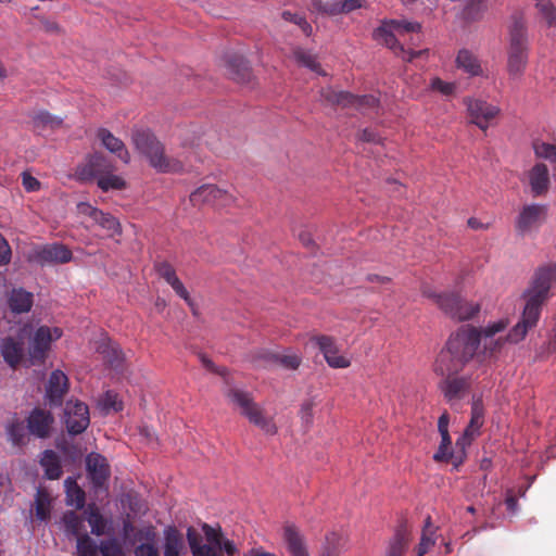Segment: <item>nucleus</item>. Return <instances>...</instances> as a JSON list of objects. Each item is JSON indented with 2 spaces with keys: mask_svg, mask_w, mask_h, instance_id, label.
Wrapping results in <instances>:
<instances>
[{
  "mask_svg": "<svg viewBox=\"0 0 556 556\" xmlns=\"http://www.w3.org/2000/svg\"><path fill=\"white\" fill-rule=\"evenodd\" d=\"M61 525L67 535L76 536L77 539L81 536L80 532L84 528V521L76 513L66 511L61 519Z\"/></svg>",
  "mask_w": 556,
  "mask_h": 556,
  "instance_id": "38",
  "label": "nucleus"
},
{
  "mask_svg": "<svg viewBox=\"0 0 556 556\" xmlns=\"http://www.w3.org/2000/svg\"><path fill=\"white\" fill-rule=\"evenodd\" d=\"M282 540L289 556H311L304 534L293 523L283 526Z\"/></svg>",
  "mask_w": 556,
  "mask_h": 556,
  "instance_id": "18",
  "label": "nucleus"
},
{
  "mask_svg": "<svg viewBox=\"0 0 556 556\" xmlns=\"http://www.w3.org/2000/svg\"><path fill=\"white\" fill-rule=\"evenodd\" d=\"M471 417L484 419V409L480 399H477L472 402Z\"/></svg>",
  "mask_w": 556,
  "mask_h": 556,
  "instance_id": "64",
  "label": "nucleus"
},
{
  "mask_svg": "<svg viewBox=\"0 0 556 556\" xmlns=\"http://www.w3.org/2000/svg\"><path fill=\"white\" fill-rule=\"evenodd\" d=\"M205 543H203L200 534L189 527L187 529V541L190 546L192 556H218L222 545L220 528H214L207 523L202 525Z\"/></svg>",
  "mask_w": 556,
  "mask_h": 556,
  "instance_id": "8",
  "label": "nucleus"
},
{
  "mask_svg": "<svg viewBox=\"0 0 556 556\" xmlns=\"http://www.w3.org/2000/svg\"><path fill=\"white\" fill-rule=\"evenodd\" d=\"M156 271L169 286H173L179 279L174 267L166 262L157 264Z\"/></svg>",
  "mask_w": 556,
  "mask_h": 556,
  "instance_id": "55",
  "label": "nucleus"
},
{
  "mask_svg": "<svg viewBox=\"0 0 556 556\" xmlns=\"http://www.w3.org/2000/svg\"><path fill=\"white\" fill-rule=\"evenodd\" d=\"M63 336L59 327L40 326L29 337L28 353L33 363L43 362L52 343Z\"/></svg>",
  "mask_w": 556,
  "mask_h": 556,
  "instance_id": "10",
  "label": "nucleus"
},
{
  "mask_svg": "<svg viewBox=\"0 0 556 556\" xmlns=\"http://www.w3.org/2000/svg\"><path fill=\"white\" fill-rule=\"evenodd\" d=\"M31 123L34 128L38 130L56 129L62 126L63 118L42 110L33 115Z\"/></svg>",
  "mask_w": 556,
  "mask_h": 556,
  "instance_id": "33",
  "label": "nucleus"
},
{
  "mask_svg": "<svg viewBox=\"0 0 556 556\" xmlns=\"http://www.w3.org/2000/svg\"><path fill=\"white\" fill-rule=\"evenodd\" d=\"M455 62L457 68L462 70L464 73L471 77L483 75V68L481 66L480 60L475 53L467 49H462L458 51Z\"/></svg>",
  "mask_w": 556,
  "mask_h": 556,
  "instance_id": "27",
  "label": "nucleus"
},
{
  "mask_svg": "<svg viewBox=\"0 0 556 556\" xmlns=\"http://www.w3.org/2000/svg\"><path fill=\"white\" fill-rule=\"evenodd\" d=\"M349 543V535L343 529H332L325 535L323 549L319 556H339Z\"/></svg>",
  "mask_w": 556,
  "mask_h": 556,
  "instance_id": "24",
  "label": "nucleus"
},
{
  "mask_svg": "<svg viewBox=\"0 0 556 556\" xmlns=\"http://www.w3.org/2000/svg\"><path fill=\"white\" fill-rule=\"evenodd\" d=\"M131 139L136 149L149 160L150 165L155 170L160 173H180L184 169L182 161L165 155L162 143L156 140L151 131L135 129Z\"/></svg>",
  "mask_w": 556,
  "mask_h": 556,
  "instance_id": "4",
  "label": "nucleus"
},
{
  "mask_svg": "<svg viewBox=\"0 0 556 556\" xmlns=\"http://www.w3.org/2000/svg\"><path fill=\"white\" fill-rule=\"evenodd\" d=\"M366 5V0H341V11L343 14L351 13L357 9L365 8Z\"/></svg>",
  "mask_w": 556,
  "mask_h": 556,
  "instance_id": "59",
  "label": "nucleus"
},
{
  "mask_svg": "<svg viewBox=\"0 0 556 556\" xmlns=\"http://www.w3.org/2000/svg\"><path fill=\"white\" fill-rule=\"evenodd\" d=\"M98 405L105 415L117 413L123 409V402L118 394L113 391H106L99 400Z\"/></svg>",
  "mask_w": 556,
  "mask_h": 556,
  "instance_id": "42",
  "label": "nucleus"
},
{
  "mask_svg": "<svg viewBox=\"0 0 556 556\" xmlns=\"http://www.w3.org/2000/svg\"><path fill=\"white\" fill-rule=\"evenodd\" d=\"M372 37L376 41L383 43L395 53L401 54L402 59L405 61H412L426 52V50L415 51L413 49H404L405 43H420L421 25L418 22L405 20L386 21L374 30Z\"/></svg>",
  "mask_w": 556,
  "mask_h": 556,
  "instance_id": "2",
  "label": "nucleus"
},
{
  "mask_svg": "<svg viewBox=\"0 0 556 556\" xmlns=\"http://www.w3.org/2000/svg\"><path fill=\"white\" fill-rule=\"evenodd\" d=\"M430 90L435 91L442 96H452L456 90V84L452 81L442 80L439 77H433L430 79L429 85Z\"/></svg>",
  "mask_w": 556,
  "mask_h": 556,
  "instance_id": "53",
  "label": "nucleus"
},
{
  "mask_svg": "<svg viewBox=\"0 0 556 556\" xmlns=\"http://www.w3.org/2000/svg\"><path fill=\"white\" fill-rule=\"evenodd\" d=\"M282 17L286 21H289V22H292V23L299 25L300 28L302 29V31L306 36H309L312 34V26L307 23V21L304 17H302L298 14H293L291 12H283Z\"/></svg>",
  "mask_w": 556,
  "mask_h": 556,
  "instance_id": "57",
  "label": "nucleus"
},
{
  "mask_svg": "<svg viewBox=\"0 0 556 556\" xmlns=\"http://www.w3.org/2000/svg\"><path fill=\"white\" fill-rule=\"evenodd\" d=\"M40 464L45 469V473L49 479H58L62 473V468L60 465V460L58 455L51 451L47 450L42 453L40 458Z\"/></svg>",
  "mask_w": 556,
  "mask_h": 556,
  "instance_id": "34",
  "label": "nucleus"
},
{
  "mask_svg": "<svg viewBox=\"0 0 556 556\" xmlns=\"http://www.w3.org/2000/svg\"><path fill=\"white\" fill-rule=\"evenodd\" d=\"M112 170V164L104 156L96 154L80 169L79 176L81 179L97 178L98 187L104 192L124 189L126 187L125 180L121 176L113 174Z\"/></svg>",
  "mask_w": 556,
  "mask_h": 556,
  "instance_id": "6",
  "label": "nucleus"
},
{
  "mask_svg": "<svg viewBox=\"0 0 556 556\" xmlns=\"http://www.w3.org/2000/svg\"><path fill=\"white\" fill-rule=\"evenodd\" d=\"M225 394L229 403L240 409V413L247 417L251 424L258 427L265 434H276L277 427L273 419L264 415L262 408L253 401L250 393L241 389L230 388Z\"/></svg>",
  "mask_w": 556,
  "mask_h": 556,
  "instance_id": "5",
  "label": "nucleus"
},
{
  "mask_svg": "<svg viewBox=\"0 0 556 556\" xmlns=\"http://www.w3.org/2000/svg\"><path fill=\"white\" fill-rule=\"evenodd\" d=\"M67 505L83 508L85 505V492L79 488L76 480L68 477L65 482Z\"/></svg>",
  "mask_w": 556,
  "mask_h": 556,
  "instance_id": "35",
  "label": "nucleus"
},
{
  "mask_svg": "<svg viewBox=\"0 0 556 556\" xmlns=\"http://www.w3.org/2000/svg\"><path fill=\"white\" fill-rule=\"evenodd\" d=\"M64 422L71 434L84 432L90 422L88 406L77 400L67 401L64 408Z\"/></svg>",
  "mask_w": 556,
  "mask_h": 556,
  "instance_id": "11",
  "label": "nucleus"
},
{
  "mask_svg": "<svg viewBox=\"0 0 556 556\" xmlns=\"http://www.w3.org/2000/svg\"><path fill=\"white\" fill-rule=\"evenodd\" d=\"M7 434L9 441L14 446L24 445L26 440L24 422L18 419H13L12 421H10L7 426Z\"/></svg>",
  "mask_w": 556,
  "mask_h": 556,
  "instance_id": "44",
  "label": "nucleus"
},
{
  "mask_svg": "<svg viewBox=\"0 0 556 556\" xmlns=\"http://www.w3.org/2000/svg\"><path fill=\"white\" fill-rule=\"evenodd\" d=\"M315 405H316V402L313 397L305 400L301 405L300 416H301L302 421L306 426H309L313 422V417H314L313 409H314Z\"/></svg>",
  "mask_w": 556,
  "mask_h": 556,
  "instance_id": "56",
  "label": "nucleus"
},
{
  "mask_svg": "<svg viewBox=\"0 0 556 556\" xmlns=\"http://www.w3.org/2000/svg\"><path fill=\"white\" fill-rule=\"evenodd\" d=\"M293 55L301 65L309 68L312 72H315L318 75H326V73L321 70L320 64L317 62L316 56L312 53L303 49H296L294 50Z\"/></svg>",
  "mask_w": 556,
  "mask_h": 556,
  "instance_id": "48",
  "label": "nucleus"
},
{
  "mask_svg": "<svg viewBox=\"0 0 556 556\" xmlns=\"http://www.w3.org/2000/svg\"><path fill=\"white\" fill-rule=\"evenodd\" d=\"M480 344L479 331L471 326H463L453 333L446 345L464 365L472 358Z\"/></svg>",
  "mask_w": 556,
  "mask_h": 556,
  "instance_id": "9",
  "label": "nucleus"
},
{
  "mask_svg": "<svg viewBox=\"0 0 556 556\" xmlns=\"http://www.w3.org/2000/svg\"><path fill=\"white\" fill-rule=\"evenodd\" d=\"M220 551H224L228 556H232L237 553L235 543L222 535Z\"/></svg>",
  "mask_w": 556,
  "mask_h": 556,
  "instance_id": "63",
  "label": "nucleus"
},
{
  "mask_svg": "<svg viewBox=\"0 0 556 556\" xmlns=\"http://www.w3.org/2000/svg\"><path fill=\"white\" fill-rule=\"evenodd\" d=\"M490 0H468L464 8V14L467 18L478 20L488 10Z\"/></svg>",
  "mask_w": 556,
  "mask_h": 556,
  "instance_id": "51",
  "label": "nucleus"
},
{
  "mask_svg": "<svg viewBox=\"0 0 556 556\" xmlns=\"http://www.w3.org/2000/svg\"><path fill=\"white\" fill-rule=\"evenodd\" d=\"M97 351L102 355L103 359L112 366L121 359V351L117 344L106 338L101 340Z\"/></svg>",
  "mask_w": 556,
  "mask_h": 556,
  "instance_id": "45",
  "label": "nucleus"
},
{
  "mask_svg": "<svg viewBox=\"0 0 556 556\" xmlns=\"http://www.w3.org/2000/svg\"><path fill=\"white\" fill-rule=\"evenodd\" d=\"M526 180L532 197L539 198L545 195L551 186V176L547 166L543 163L534 164L526 173Z\"/></svg>",
  "mask_w": 556,
  "mask_h": 556,
  "instance_id": "17",
  "label": "nucleus"
},
{
  "mask_svg": "<svg viewBox=\"0 0 556 556\" xmlns=\"http://www.w3.org/2000/svg\"><path fill=\"white\" fill-rule=\"evenodd\" d=\"M85 514L91 528V533L98 536L104 534L108 527V520L103 518L99 509L94 506H89Z\"/></svg>",
  "mask_w": 556,
  "mask_h": 556,
  "instance_id": "37",
  "label": "nucleus"
},
{
  "mask_svg": "<svg viewBox=\"0 0 556 556\" xmlns=\"http://www.w3.org/2000/svg\"><path fill=\"white\" fill-rule=\"evenodd\" d=\"M483 425V419L471 417L470 422L464 430L463 435L456 441V446L464 453L466 445H469L475 437L479 434V430Z\"/></svg>",
  "mask_w": 556,
  "mask_h": 556,
  "instance_id": "40",
  "label": "nucleus"
},
{
  "mask_svg": "<svg viewBox=\"0 0 556 556\" xmlns=\"http://www.w3.org/2000/svg\"><path fill=\"white\" fill-rule=\"evenodd\" d=\"M86 466L88 477L92 481L94 486H103L110 476L106 459L100 454L91 453L86 458Z\"/></svg>",
  "mask_w": 556,
  "mask_h": 556,
  "instance_id": "21",
  "label": "nucleus"
},
{
  "mask_svg": "<svg viewBox=\"0 0 556 556\" xmlns=\"http://www.w3.org/2000/svg\"><path fill=\"white\" fill-rule=\"evenodd\" d=\"M464 104L467 108L471 123L482 130H485L489 127L491 119L495 118L500 113V109L497 106L480 99L465 98Z\"/></svg>",
  "mask_w": 556,
  "mask_h": 556,
  "instance_id": "12",
  "label": "nucleus"
},
{
  "mask_svg": "<svg viewBox=\"0 0 556 556\" xmlns=\"http://www.w3.org/2000/svg\"><path fill=\"white\" fill-rule=\"evenodd\" d=\"M273 358L283 368L290 370L298 369L302 362L301 355L293 351H286L283 353L275 354L273 355Z\"/></svg>",
  "mask_w": 556,
  "mask_h": 556,
  "instance_id": "49",
  "label": "nucleus"
},
{
  "mask_svg": "<svg viewBox=\"0 0 556 556\" xmlns=\"http://www.w3.org/2000/svg\"><path fill=\"white\" fill-rule=\"evenodd\" d=\"M548 216V206L542 203H529L520 207L515 218V230L521 237L535 235Z\"/></svg>",
  "mask_w": 556,
  "mask_h": 556,
  "instance_id": "7",
  "label": "nucleus"
},
{
  "mask_svg": "<svg viewBox=\"0 0 556 556\" xmlns=\"http://www.w3.org/2000/svg\"><path fill=\"white\" fill-rule=\"evenodd\" d=\"M53 417L49 412L35 409L28 417L29 432L38 438H45L49 434Z\"/></svg>",
  "mask_w": 556,
  "mask_h": 556,
  "instance_id": "26",
  "label": "nucleus"
},
{
  "mask_svg": "<svg viewBox=\"0 0 556 556\" xmlns=\"http://www.w3.org/2000/svg\"><path fill=\"white\" fill-rule=\"evenodd\" d=\"M314 7L319 12H323L328 15H339L343 14L341 11V0H332L323 2L320 0L314 1Z\"/></svg>",
  "mask_w": 556,
  "mask_h": 556,
  "instance_id": "54",
  "label": "nucleus"
},
{
  "mask_svg": "<svg viewBox=\"0 0 556 556\" xmlns=\"http://www.w3.org/2000/svg\"><path fill=\"white\" fill-rule=\"evenodd\" d=\"M79 213L90 216L100 227L109 232V236L121 235L122 227L119 222L112 215L104 213L89 203L80 202L78 205Z\"/></svg>",
  "mask_w": 556,
  "mask_h": 556,
  "instance_id": "20",
  "label": "nucleus"
},
{
  "mask_svg": "<svg viewBox=\"0 0 556 556\" xmlns=\"http://www.w3.org/2000/svg\"><path fill=\"white\" fill-rule=\"evenodd\" d=\"M429 298H432L434 302L439 305V307L444 311L447 315H450L448 308H455L457 304L458 295L454 293H444V294H427Z\"/></svg>",
  "mask_w": 556,
  "mask_h": 556,
  "instance_id": "52",
  "label": "nucleus"
},
{
  "mask_svg": "<svg viewBox=\"0 0 556 556\" xmlns=\"http://www.w3.org/2000/svg\"><path fill=\"white\" fill-rule=\"evenodd\" d=\"M101 545L97 543L88 535L84 534L77 539V556H98Z\"/></svg>",
  "mask_w": 556,
  "mask_h": 556,
  "instance_id": "50",
  "label": "nucleus"
},
{
  "mask_svg": "<svg viewBox=\"0 0 556 556\" xmlns=\"http://www.w3.org/2000/svg\"><path fill=\"white\" fill-rule=\"evenodd\" d=\"M68 389L67 376L60 369L51 372L48 380L46 395L51 404L59 405Z\"/></svg>",
  "mask_w": 556,
  "mask_h": 556,
  "instance_id": "23",
  "label": "nucleus"
},
{
  "mask_svg": "<svg viewBox=\"0 0 556 556\" xmlns=\"http://www.w3.org/2000/svg\"><path fill=\"white\" fill-rule=\"evenodd\" d=\"M231 201L232 197L215 185H203L190 194V202L194 206L203 204L227 205Z\"/></svg>",
  "mask_w": 556,
  "mask_h": 556,
  "instance_id": "15",
  "label": "nucleus"
},
{
  "mask_svg": "<svg viewBox=\"0 0 556 556\" xmlns=\"http://www.w3.org/2000/svg\"><path fill=\"white\" fill-rule=\"evenodd\" d=\"M31 260L40 265L64 264L72 260V252L63 244H47L35 250Z\"/></svg>",
  "mask_w": 556,
  "mask_h": 556,
  "instance_id": "16",
  "label": "nucleus"
},
{
  "mask_svg": "<svg viewBox=\"0 0 556 556\" xmlns=\"http://www.w3.org/2000/svg\"><path fill=\"white\" fill-rule=\"evenodd\" d=\"M479 305L464 301L458 296L455 308H448L450 316L458 320L473 317L479 312Z\"/></svg>",
  "mask_w": 556,
  "mask_h": 556,
  "instance_id": "39",
  "label": "nucleus"
},
{
  "mask_svg": "<svg viewBox=\"0 0 556 556\" xmlns=\"http://www.w3.org/2000/svg\"><path fill=\"white\" fill-rule=\"evenodd\" d=\"M467 383L464 379L446 377L441 386L444 396L452 401L457 399L460 393L465 390Z\"/></svg>",
  "mask_w": 556,
  "mask_h": 556,
  "instance_id": "46",
  "label": "nucleus"
},
{
  "mask_svg": "<svg viewBox=\"0 0 556 556\" xmlns=\"http://www.w3.org/2000/svg\"><path fill=\"white\" fill-rule=\"evenodd\" d=\"M463 367L464 364L454 356L447 346L440 352L434 363V371L442 377H452Z\"/></svg>",
  "mask_w": 556,
  "mask_h": 556,
  "instance_id": "25",
  "label": "nucleus"
},
{
  "mask_svg": "<svg viewBox=\"0 0 556 556\" xmlns=\"http://www.w3.org/2000/svg\"><path fill=\"white\" fill-rule=\"evenodd\" d=\"M97 139L100 141V143L112 154H115L123 163L129 164L130 162V154L124 144V142L114 136L109 129L106 128H99L97 130Z\"/></svg>",
  "mask_w": 556,
  "mask_h": 556,
  "instance_id": "22",
  "label": "nucleus"
},
{
  "mask_svg": "<svg viewBox=\"0 0 556 556\" xmlns=\"http://www.w3.org/2000/svg\"><path fill=\"white\" fill-rule=\"evenodd\" d=\"M438 528L431 522V518L427 517L421 531L420 541L415 548L417 556H425L435 544L438 540Z\"/></svg>",
  "mask_w": 556,
  "mask_h": 556,
  "instance_id": "30",
  "label": "nucleus"
},
{
  "mask_svg": "<svg viewBox=\"0 0 556 556\" xmlns=\"http://www.w3.org/2000/svg\"><path fill=\"white\" fill-rule=\"evenodd\" d=\"M22 184L27 192H35L40 189L39 180L27 172L22 174Z\"/></svg>",
  "mask_w": 556,
  "mask_h": 556,
  "instance_id": "58",
  "label": "nucleus"
},
{
  "mask_svg": "<svg viewBox=\"0 0 556 556\" xmlns=\"http://www.w3.org/2000/svg\"><path fill=\"white\" fill-rule=\"evenodd\" d=\"M9 306L14 313H27L33 306V294L23 289H14L9 296Z\"/></svg>",
  "mask_w": 556,
  "mask_h": 556,
  "instance_id": "32",
  "label": "nucleus"
},
{
  "mask_svg": "<svg viewBox=\"0 0 556 556\" xmlns=\"http://www.w3.org/2000/svg\"><path fill=\"white\" fill-rule=\"evenodd\" d=\"M556 282V263L539 267L534 273L530 285L523 291L525 306L519 321L508 331L505 338L495 341L494 351L503 343H519L528 332L533 329L540 319L542 306L548 298L552 285Z\"/></svg>",
  "mask_w": 556,
  "mask_h": 556,
  "instance_id": "1",
  "label": "nucleus"
},
{
  "mask_svg": "<svg viewBox=\"0 0 556 556\" xmlns=\"http://www.w3.org/2000/svg\"><path fill=\"white\" fill-rule=\"evenodd\" d=\"M11 261V248L8 241L0 235V266L9 264Z\"/></svg>",
  "mask_w": 556,
  "mask_h": 556,
  "instance_id": "61",
  "label": "nucleus"
},
{
  "mask_svg": "<svg viewBox=\"0 0 556 556\" xmlns=\"http://www.w3.org/2000/svg\"><path fill=\"white\" fill-rule=\"evenodd\" d=\"M530 52L528 27L521 16L513 18L508 27L506 71L511 79H519L526 72Z\"/></svg>",
  "mask_w": 556,
  "mask_h": 556,
  "instance_id": "3",
  "label": "nucleus"
},
{
  "mask_svg": "<svg viewBox=\"0 0 556 556\" xmlns=\"http://www.w3.org/2000/svg\"><path fill=\"white\" fill-rule=\"evenodd\" d=\"M533 152L538 159L548 161L556 165V146L543 140L536 139L532 143Z\"/></svg>",
  "mask_w": 556,
  "mask_h": 556,
  "instance_id": "43",
  "label": "nucleus"
},
{
  "mask_svg": "<svg viewBox=\"0 0 556 556\" xmlns=\"http://www.w3.org/2000/svg\"><path fill=\"white\" fill-rule=\"evenodd\" d=\"M36 518L40 521H47L51 513V498L42 490H38L35 496Z\"/></svg>",
  "mask_w": 556,
  "mask_h": 556,
  "instance_id": "41",
  "label": "nucleus"
},
{
  "mask_svg": "<svg viewBox=\"0 0 556 556\" xmlns=\"http://www.w3.org/2000/svg\"><path fill=\"white\" fill-rule=\"evenodd\" d=\"M173 288V290L176 292V294L178 296H180L181 299H184L189 305H191V299H190V295H189V292L188 290L186 289V287L184 286V283L180 281V279L176 280L175 283H173V286H170Z\"/></svg>",
  "mask_w": 556,
  "mask_h": 556,
  "instance_id": "62",
  "label": "nucleus"
},
{
  "mask_svg": "<svg viewBox=\"0 0 556 556\" xmlns=\"http://www.w3.org/2000/svg\"><path fill=\"white\" fill-rule=\"evenodd\" d=\"M135 556H160L157 548L151 543H142L135 548Z\"/></svg>",
  "mask_w": 556,
  "mask_h": 556,
  "instance_id": "60",
  "label": "nucleus"
},
{
  "mask_svg": "<svg viewBox=\"0 0 556 556\" xmlns=\"http://www.w3.org/2000/svg\"><path fill=\"white\" fill-rule=\"evenodd\" d=\"M509 325L508 318H500L489 323L484 328L479 331L480 341H484V346H488L486 340L492 339L497 333L503 332Z\"/></svg>",
  "mask_w": 556,
  "mask_h": 556,
  "instance_id": "47",
  "label": "nucleus"
},
{
  "mask_svg": "<svg viewBox=\"0 0 556 556\" xmlns=\"http://www.w3.org/2000/svg\"><path fill=\"white\" fill-rule=\"evenodd\" d=\"M312 341L318 346L329 367L337 369L350 367L351 359L340 353V349L332 337L316 336L312 338Z\"/></svg>",
  "mask_w": 556,
  "mask_h": 556,
  "instance_id": "13",
  "label": "nucleus"
},
{
  "mask_svg": "<svg viewBox=\"0 0 556 556\" xmlns=\"http://www.w3.org/2000/svg\"><path fill=\"white\" fill-rule=\"evenodd\" d=\"M535 16L545 28L556 26V5L552 0H533Z\"/></svg>",
  "mask_w": 556,
  "mask_h": 556,
  "instance_id": "29",
  "label": "nucleus"
},
{
  "mask_svg": "<svg viewBox=\"0 0 556 556\" xmlns=\"http://www.w3.org/2000/svg\"><path fill=\"white\" fill-rule=\"evenodd\" d=\"M24 353V343L22 340H14L7 338L1 343V354L4 361L11 366L15 367L22 359Z\"/></svg>",
  "mask_w": 556,
  "mask_h": 556,
  "instance_id": "31",
  "label": "nucleus"
},
{
  "mask_svg": "<svg viewBox=\"0 0 556 556\" xmlns=\"http://www.w3.org/2000/svg\"><path fill=\"white\" fill-rule=\"evenodd\" d=\"M184 549V539L175 527H166L163 531V554L164 556H180Z\"/></svg>",
  "mask_w": 556,
  "mask_h": 556,
  "instance_id": "28",
  "label": "nucleus"
},
{
  "mask_svg": "<svg viewBox=\"0 0 556 556\" xmlns=\"http://www.w3.org/2000/svg\"><path fill=\"white\" fill-rule=\"evenodd\" d=\"M448 425H450V417L448 414L445 412L443 413L438 420V430L441 435V442L439 445L438 451L433 455V459L437 462H453V465L457 467L463 462L462 456H455L452 451V441L448 433Z\"/></svg>",
  "mask_w": 556,
  "mask_h": 556,
  "instance_id": "14",
  "label": "nucleus"
},
{
  "mask_svg": "<svg viewBox=\"0 0 556 556\" xmlns=\"http://www.w3.org/2000/svg\"><path fill=\"white\" fill-rule=\"evenodd\" d=\"M332 103L355 109H374L378 105V99L374 96H354L344 91L329 90L325 96Z\"/></svg>",
  "mask_w": 556,
  "mask_h": 556,
  "instance_id": "19",
  "label": "nucleus"
},
{
  "mask_svg": "<svg viewBox=\"0 0 556 556\" xmlns=\"http://www.w3.org/2000/svg\"><path fill=\"white\" fill-rule=\"evenodd\" d=\"M409 544V536L405 530H399L390 540L386 556H404Z\"/></svg>",
  "mask_w": 556,
  "mask_h": 556,
  "instance_id": "36",
  "label": "nucleus"
}]
</instances>
